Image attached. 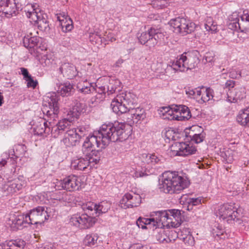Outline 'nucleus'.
Segmentation results:
<instances>
[{
    "label": "nucleus",
    "mask_w": 249,
    "mask_h": 249,
    "mask_svg": "<svg viewBox=\"0 0 249 249\" xmlns=\"http://www.w3.org/2000/svg\"><path fill=\"white\" fill-rule=\"evenodd\" d=\"M80 139L79 136L77 133L76 128L70 129L67 130L64 138L62 140V142L66 146H71L75 145Z\"/></svg>",
    "instance_id": "nucleus-20"
},
{
    "label": "nucleus",
    "mask_w": 249,
    "mask_h": 249,
    "mask_svg": "<svg viewBox=\"0 0 249 249\" xmlns=\"http://www.w3.org/2000/svg\"><path fill=\"white\" fill-rule=\"evenodd\" d=\"M19 182L18 180L8 181L3 185L2 192L5 193L6 195H13L17 193L22 188V185Z\"/></svg>",
    "instance_id": "nucleus-21"
},
{
    "label": "nucleus",
    "mask_w": 249,
    "mask_h": 249,
    "mask_svg": "<svg viewBox=\"0 0 249 249\" xmlns=\"http://www.w3.org/2000/svg\"><path fill=\"white\" fill-rule=\"evenodd\" d=\"M175 109L176 106L172 107L170 110H168V112L163 116V118L169 120H177L178 114L177 110H175Z\"/></svg>",
    "instance_id": "nucleus-37"
},
{
    "label": "nucleus",
    "mask_w": 249,
    "mask_h": 249,
    "mask_svg": "<svg viewBox=\"0 0 249 249\" xmlns=\"http://www.w3.org/2000/svg\"><path fill=\"white\" fill-rule=\"evenodd\" d=\"M164 33L161 29L151 27L146 32H142L138 39L142 44L151 47L159 42L164 41Z\"/></svg>",
    "instance_id": "nucleus-8"
},
{
    "label": "nucleus",
    "mask_w": 249,
    "mask_h": 249,
    "mask_svg": "<svg viewBox=\"0 0 249 249\" xmlns=\"http://www.w3.org/2000/svg\"><path fill=\"white\" fill-rule=\"evenodd\" d=\"M94 87H95V90L94 91H96L97 93V94L95 96L96 99H97L98 98H104L106 90V87L104 86L97 87L95 84H94Z\"/></svg>",
    "instance_id": "nucleus-42"
},
{
    "label": "nucleus",
    "mask_w": 249,
    "mask_h": 249,
    "mask_svg": "<svg viewBox=\"0 0 249 249\" xmlns=\"http://www.w3.org/2000/svg\"><path fill=\"white\" fill-rule=\"evenodd\" d=\"M56 187L60 189V187L68 191H74L78 190L81 186L80 178L75 176H69L62 180L57 182Z\"/></svg>",
    "instance_id": "nucleus-12"
},
{
    "label": "nucleus",
    "mask_w": 249,
    "mask_h": 249,
    "mask_svg": "<svg viewBox=\"0 0 249 249\" xmlns=\"http://www.w3.org/2000/svg\"><path fill=\"white\" fill-rule=\"evenodd\" d=\"M59 72L68 79H72L77 74L75 66L69 62L62 63L58 69Z\"/></svg>",
    "instance_id": "nucleus-19"
},
{
    "label": "nucleus",
    "mask_w": 249,
    "mask_h": 249,
    "mask_svg": "<svg viewBox=\"0 0 249 249\" xmlns=\"http://www.w3.org/2000/svg\"><path fill=\"white\" fill-rule=\"evenodd\" d=\"M50 62H50V59H48L46 56H44L43 57H42V58L41 59V63H42V64H43L44 63V66L49 65Z\"/></svg>",
    "instance_id": "nucleus-60"
},
{
    "label": "nucleus",
    "mask_w": 249,
    "mask_h": 249,
    "mask_svg": "<svg viewBox=\"0 0 249 249\" xmlns=\"http://www.w3.org/2000/svg\"><path fill=\"white\" fill-rule=\"evenodd\" d=\"M20 70L22 74L24 76V77L25 79L28 78L29 76H31L29 74L27 69L24 68H21Z\"/></svg>",
    "instance_id": "nucleus-59"
},
{
    "label": "nucleus",
    "mask_w": 249,
    "mask_h": 249,
    "mask_svg": "<svg viewBox=\"0 0 249 249\" xmlns=\"http://www.w3.org/2000/svg\"><path fill=\"white\" fill-rule=\"evenodd\" d=\"M98 238L96 234H88L85 237L84 243L86 246L91 247L96 243Z\"/></svg>",
    "instance_id": "nucleus-36"
},
{
    "label": "nucleus",
    "mask_w": 249,
    "mask_h": 249,
    "mask_svg": "<svg viewBox=\"0 0 249 249\" xmlns=\"http://www.w3.org/2000/svg\"><path fill=\"white\" fill-rule=\"evenodd\" d=\"M82 208L86 213L73 215L70 221L73 225L81 229H87L94 225L96 216L107 212L109 206L107 202L104 201L98 204L88 202L82 205Z\"/></svg>",
    "instance_id": "nucleus-3"
},
{
    "label": "nucleus",
    "mask_w": 249,
    "mask_h": 249,
    "mask_svg": "<svg viewBox=\"0 0 249 249\" xmlns=\"http://www.w3.org/2000/svg\"><path fill=\"white\" fill-rule=\"evenodd\" d=\"M235 86V81L233 80H228L225 84V88L228 89V91L234 89Z\"/></svg>",
    "instance_id": "nucleus-52"
},
{
    "label": "nucleus",
    "mask_w": 249,
    "mask_h": 249,
    "mask_svg": "<svg viewBox=\"0 0 249 249\" xmlns=\"http://www.w3.org/2000/svg\"><path fill=\"white\" fill-rule=\"evenodd\" d=\"M77 88L81 92L85 94L93 92L95 90L94 83L85 81H81L77 84Z\"/></svg>",
    "instance_id": "nucleus-26"
},
{
    "label": "nucleus",
    "mask_w": 249,
    "mask_h": 249,
    "mask_svg": "<svg viewBox=\"0 0 249 249\" xmlns=\"http://www.w3.org/2000/svg\"><path fill=\"white\" fill-rule=\"evenodd\" d=\"M198 54L197 51L191 53H184L179 56V58H177L176 61L172 62L171 67L176 71L181 72L195 69L200 61L198 57Z\"/></svg>",
    "instance_id": "nucleus-6"
},
{
    "label": "nucleus",
    "mask_w": 249,
    "mask_h": 249,
    "mask_svg": "<svg viewBox=\"0 0 249 249\" xmlns=\"http://www.w3.org/2000/svg\"><path fill=\"white\" fill-rule=\"evenodd\" d=\"M141 197L137 194L132 195L127 193L120 200V205L122 208L127 209L138 206L141 203Z\"/></svg>",
    "instance_id": "nucleus-15"
},
{
    "label": "nucleus",
    "mask_w": 249,
    "mask_h": 249,
    "mask_svg": "<svg viewBox=\"0 0 249 249\" xmlns=\"http://www.w3.org/2000/svg\"><path fill=\"white\" fill-rule=\"evenodd\" d=\"M207 31H211L212 33H215L217 31V24L215 22H213V24L210 26V28L206 29Z\"/></svg>",
    "instance_id": "nucleus-57"
},
{
    "label": "nucleus",
    "mask_w": 249,
    "mask_h": 249,
    "mask_svg": "<svg viewBox=\"0 0 249 249\" xmlns=\"http://www.w3.org/2000/svg\"><path fill=\"white\" fill-rule=\"evenodd\" d=\"M172 107H163L161 108V109L160 110V112H161L162 114L163 115V117L167 114V112H168V110H170Z\"/></svg>",
    "instance_id": "nucleus-62"
},
{
    "label": "nucleus",
    "mask_w": 249,
    "mask_h": 249,
    "mask_svg": "<svg viewBox=\"0 0 249 249\" xmlns=\"http://www.w3.org/2000/svg\"><path fill=\"white\" fill-rule=\"evenodd\" d=\"M194 99H201V97L202 94V91L201 89L196 88L194 89Z\"/></svg>",
    "instance_id": "nucleus-54"
},
{
    "label": "nucleus",
    "mask_w": 249,
    "mask_h": 249,
    "mask_svg": "<svg viewBox=\"0 0 249 249\" xmlns=\"http://www.w3.org/2000/svg\"><path fill=\"white\" fill-rule=\"evenodd\" d=\"M148 175H149V174L147 173H146V172L145 171L144 172L141 171L140 172H137L136 173L135 176L136 177L138 178V177H144L148 176Z\"/></svg>",
    "instance_id": "nucleus-61"
},
{
    "label": "nucleus",
    "mask_w": 249,
    "mask_h": 249,
    "mask_svg": "<svg viewBox=\"0 0 249 249\" xmlns=\"http://www.w3.org/2000/svg\"><path fill=\"white\" fill-rule=\"evenodd\" d=\"M38 28L41 31H48L50 30L49 21L47 19V16L43 14L40 18L36 23Z\"/></svg>",
    "instance_id": "nucleus-33"
},
{
    "label": "nucleus",
    "mask_w": 249,
    "mask_h": 249,
    "mask_svg": "<svg viewBox=\"0 0 249 249\" xmlns=\"http://www.w3.org/2000/svg\"><path fill=\"white\" fill-rule=\"evenodd\" d=\"M235 203H225L219 206L216 212L217 216L220 219L226 220L228 223H232L237 218L238 213Z\"/></svg>",
    "instance_id": "nucleus-11"
},
{
    "label": "nucleus",
    "mask_w": 249,
    "mask_h": 249,
    "mask_svg": "<svg viewBox=\"0 0 249 249\" xmlns=\"http://www.w3.org/2000/svg\"><path fill=\"white\" fill-rule=\"evenodd\" d=\"M169 24L172 31L182 36L191 34L196 28V24L186 18L178 17L171 19Z\"/></svg>",
    "instance_id": "nucleus-9"
},
{
    "label": "nucleus",
    "mask_w": 249,
    "mask_h": 249,
    "mask_svg": "<svg viewBox=\"0 0 249 249\" xmlns=\"http://www.w3.org/2000/svg\"><path fill=\"white\" fill-rule=\"evenodd\" d=\"M215 92L210 88H207L202 92L201 100L203 102L209 101L215 96Z\"/></svg>",
    "instance_id": "nucleus-35"
},
{
    "label": "nucleus",
    "mask_w": 249,
    "mask_h": 249,
    "mask_svg": "<svg viewBox=\"0 0 249 249\" xmlns=\"http://www.w3.org/2000/svg\"><path fill=\"white\" fill-rule=\"evenodd\" d=\"M52 121L51 133L54 137H56L60 133L70 128L71 125V121L69 119H63L59 121L56 124Z\"/></svg>",
    "instance_id": "nucleus-16"
},
{
    "label": "nucleus",
    "mask_w": 249,
    "mask_h": 249,
    "mask_svg": "<svg viewBox=\"0 0 249 249\" xmlns=\"http://www.w3.org/2000/svg\"><path fill=\"white\" fill-rule=\"evenodd\" d=\"M76 130H77V133L78 134L80 139L86 135L88 132L85 127H79L76 128Z\"/></svg>",
    "instance_id": "nucleus-50"
},
{
    "label": "nucleus",
    "mask_w": 249,
    "mask_h": 249,
    "mask_svg": "<svg viewBox=\"0 0 249 249\" xmlns=\"http://www.w3.org/2000/svg\"><path fill=\"white\" fill-rule=\"evenodd\" d=\"M24 223H28V219L25 218V215L19 213L11 215L7 221V224L13 231L19 229Z\"/></svg>",
    "instance_id": "nucleus-17"
},
{
    "label": "nucleus",
    "mask_w": 249,
    "mask_h": 249,
    "mask_svg": "<svg viewBox=\"0 0 249 249\" xmlns=\"http://www.w3.org/2000/svg\"><path fill=\"white\" fill-rule=\"evenodd\" d=\"M237 120L241 125L249 127V106L241 110L237 117Z\"/></svg>",
    "instance_id": "nucleus-24"
},
{
    "label": "nucleus",
    "mask_w": 249,
    "mask_h": 249,
    "mask_svg": "<svg viewBox=\"0 0 249 249\" xmlns=\"http://www.w3.org/2000/svg\"><path fill=\"white\" fill-rule=\"evenodd\" d=\"M25 245V242L21 239L11 240L3 247H0V249H23Z\"/></svg>",
    "instance_id": "nucleus-25"
},
{
    "label": "nucleus",
    "mask_w": 249,
    "mask_h": 249,
    "mask_svg": "<svg viewBox=\"0 0 249 249\" xmlns=\"http://www.w3.org/2000/svg\"><path fill=\"white\" fill-rule=\"evenodd\" d=\"M39 40V38L37 36H30L29 35L24 36L23 39V43L24 46L26 48H33L36 46Z\"/></svg>",
    "instance_id": "nucleus-30"
},
{
    "label": "nucleus",
    "mask_w": 249,
    "mask_h": 249,
    "mask_svg": "<svg viewBox=\"0 0 249 249\" xmlns=\"http://www.w3.org/2000/svg\"><path fill=\"white\" fill-rule=\"evenodd\" d=\"M50 213V208L38 206L31 210L29 213L26 214L25 218L28 219L29 224H42L49 219L51 216Z\"/></svg>",
    "instance_id": "nucleus-10"
},
{
    "label": "nucleus",
    "mask_w": 249,
    "mask_h": 249,
    "mask_svg": "<svg viewBox=\"0 0 249 249\" xmlns=\"http://www.w3.org/2000/svg\"><path fill=\"white\" fill-rule=\"evenodd\" d=\"M124 124H103L99 130L86 138L84 142L82 152L83 157L72 160L71 167L78 170H84L88 166L92 167L100 160L101 151L96 148H104L110 142H123L130 134L124 129Z\"/></svg>",
    "instance_id": "nucleus-1"
},
{
    "label": "nucleus",
    "mask_w": 249,
    "mask_h": 249,
    "mask_svg": "<svg viewBox=\"0 0 249 249\" xmlns=\"http://www.w3.org/2000/svg\"><path fill=\"white\" fill-rule=\"evenodd\" d=\"M133 105L131 94L122 93L112 101L110 106L113 111L118 115L126 113L127 122L131 125L145 117L144 110L140 107L134 108Z\"/></svg>",
    "instance_id": "nucleus-2"
},
{
    "label": "nucleus",
    "mask_w": 249,
    "mask_h": 249,
    "mask_svg": "<svg viewBox=\"0 0 249 249\" xmlns=\"http://www.w3.org/2000/svg\"><path fill=\"white\" fill-rule=\"evenodd\" d=\"M129 249H148L146 247H142L139 245H134Z\"/></svg>",
    "instance_id": "nucleus-64"
},
{
    "label": "nucleus",
    "mask_w": 249,
    "mask_h": 249,
    "mask_svg": "<svg viewBox=\"0 0 249 249\" xmlns=\"http://www.w3.org/2000/svg\"><path fill=\"white\" fill-rule=\"evenodd\" d=\"M191 234V230L187 228H183L178 232V236L181 240H182V237H186Z\"/></svg>",
    "instance_id": "nucleus-44"
},
{
    "label": "nucleus",
    "mask_w": 249,
    "mask_h": 249,
    "mask_svg": "<svg viewBox=\"0 0 249 249\" xmlns=\"http://www.w3.org/2000/svg\"><path fill=\"white\" fill-rule=\"evenodd\" d=\"M58 98L54 93L50 94L45 97L43 99V107L42 111L48 119L46 121L42 119H39L38 121L33 125L35 134L41 135L43 133H51L52 121L57 117L59 113Z\"/></svg>",
    "instance_id": "nucleus-4"
},
{
    "label": "nucleus",
    "mask_w": 249,
    "mask_h": 249,
    "mask_svg": "<svg viewBox=\"0 0 249 249\" xmlns=\"http://www.w3.org/2000/svg\"><path fill=\"white\" fill-rule=\"evenodd\" d=\"M182 240L188 246H192L195 244V239L192 234L189 235L186 237H182Z\"/></svg>",
    "instance_id": "nucleus-45"
},
{
    "label": "nucleus",
    "mask_w": 249,
    "mask_h": 249,
    "mask_svg": "<svg viewBox=\"0 0 249 249\" xmlns=\"http://www.w3.org/2000/svg\"><path fill=\"white\" fill-rule=\"evenodd\" d=\"M105 38L106 41L113 42L115 41L116 39L115 34L110 31L106 32L105 33Z\"/></svg>",
    "instance_id": "nucleus-48"
},
{
    "label": "nucleus",
    "mask_w": 249,
    "mask_h": 249,
    "mask_svg": "<svg viewBox=\"0 0 249 249\" xmlns=\"http://www.w3.org/2000/svg\"><path fill=\"white\" fill-rule=\"evenodd\" d=\"M65 196H66V193L64 192L63 193H61L60 192H58L57 193H53L52 195V198L54 200L62 201V199H66L64 198Z\"/></svg>",
    "instance_id": "nucleus-47"
},
{
    "label": "nucleus",
    "mask_w": 249,
    "mask_h": 249,
    "mask_svg": "<svg viewBox=\"0 0 249 249\" xmlns=\"http://www.w3.org/2000/svg\"><path fill=\"white\" fill-rule=\"evenodd\" d=\"M206 23L205 24V29H206L207 28H210L212 24L213 23V19L211 17H207L205 19Z\"/></svg>",
    "instance_id": "nucleus-56"
},
{
    "label": "nucleus",
    "mask_w": 249,
    "mask_h": 249,
    "mask_svg": "<svg viewBox=\"0 0 249 249\" xmlns=\"http://www.w3.org/2000/svg\"><path fill=\"white\" fill-rule=\"evenodd\" d=\"M59 93L62 96H69L73 92L74 89L73 85L69 82H66L61 84L59 87Z\"/></svg>",
    "instance_id": "nucleus-31"
},
{
    "label": "nucleus",
    "mask_w": 249,
    "mask_h": 249,
    "mask_svg": "<svg viewBox=\"0 0 249 249\" xmlns=\"http://www.w3.org/2000/svg\"><path fill=\"white\" fill-rule=\"evenodd\" d=\"M213 234L214 235L220 237L221 235H223L224 231V230L222 229L221 227H218L216 229L213 230Z\"/></svg>",
    "instance_id": "nucleus-55"
},
{
    "label": "nucleus",
    "mask_w": 249,
    "mask_h": 249,
    "mask_svg": "<svg viewBox=\"0 0 249 249\" xmlns=\"http://www.w3.org/2000/svg\"><path fill=\"white\" fill-rule=\"evenodd\" d=\"M186 93L190 97L194 98V89H189L188 90H186Z\"/></svg>",
    "instance_id": "nucleus-63"
},
{
    "label": "nucleus",
    "mask_w": 249,
    "mask_h": 249,
    "mask_svg": "<svg viewBox=\"0 0 249 249\" xmlns=\"http://www.w3.org/2000/svg\"><path fill=\"white\" fill-rule=\"evenodd\" d=\"M141 161L143 163V165L147 164H155L158 163L160 159L155 154H150L144 153L142 154L141 157Z\"/></svg>",
    "instance_id": "nucleus-28"
},
{
    "label": "nucleus",
    "mask_w": 249,
    "mask_h": 249,
    "mask_svg": "<svg viewBox=\"0 0 249 249\" xmlns=\"http://www.w3.org/2000/svg\"><path fill=\"white\" fill-rule=\"evenodd\" d=\"M246 89L242 86L236 87L234 89L227 91L228 101L230 102H237L245 97Z\"/></svg>",
    "instance_id": "nucleus-18"
},
{
    "label": "nucleus",
    "mask_w": 249,
    "mask_h": 249,
    "mask_svg": "<svg viewBox=\"0 0 249 249\" xmlns=\"http://www.w3.org/2000/svg\"><path fill=\"white\" fill-rule=\"evenodd\" d=\"M171 150L176 153V156H186L194 154L196 149L192 144L185 142H176L171 146Z\"/></svg>",
    "instance_id": "nucleus-13"
},
{
    "label": "nucleus",
    "mask_w": 249,
    "mask_h": 249,
    "mask_svg": "<svg viewBox=\"0 0 249 249\" xmlns=\"http://www.w3.org/2000/svg\"><path fill=\"white\" fill-rule=\"evenodd\" d=\"M60 25L63 32H64L70 31L73 28L72 21L70 18H68V20L61 22Z\"/></svg>",
    "instance_id": "nucleus-41"
},
{
    "label": "nucleus",
    "mask_w": 249,
    "mask_h": 249,
    "mask_svg": "<svg viewBox=\"0 0 249 249\" xmlns=\"http://www.w3.org/2000/svg\"><path fill=\"white\" fill-rule=\"evenodd\" d=\"M25 80L27 81V86L28 87H31L33 89L36 87L37 82L36 80H34L31 76H29L28 78Z\"/></svg>",
    "instance_id": "nucleus-49"
},
{
    "label": "nucleus",
    "mask_w": 249,
    "mask_h": 249,
    "mask_svg": "<svg viewBox=\"0 0 249 249\" xmlns=\"http://www.w3.org/2000/svg\"><path fill=\"white\" fill-rule=\"evenodd\" d=\"M181 199L185 200L186 202L188 204L187 206V210H189V207H193L194 206H196L201 203V199L199 197L197 198H191L188 197L187 195H183L181 196Z\"/></svg>",
    "instance_id": "nucleus-34"
},
{
    "label": "nucleus",
    "mask_w": 249,
    "mask_h": 249,
    "mask_svg": "<svg viewBox=\"0 0 249 249\" xmlns=\"http://www.w3.org/2000/svg\"><path fill=\"white\" fill-rule=\"evenodd\" d=\"M159 211L154 212L151 215L153 217L150 218H146L143 217V220L144 222V225L152 226L153 227H155L156 229L158 228L159 229L160 227V222L158 220V214Z\"/></svg>",
    "instance_id": "nucleus-29"
},
{
    "label": "nucleus",
    "mask_w": 249,
    "mask_h": 249,
    "mask_svg": "<svg viewBox=\"0 0 249 249\" xmlns=\"http://www.w3.org/2000/svg\"><path fill=\"white\" fill-rule=\"evenodd\" d=\"M229 77L232 79H236L241 76V71L238 69H232L229 72Z\"/></svg>",
    "instance_id": "nucleus-43"
},
{
    "label": "nucleus",
    "mask_w": 249,
    "mask_h": 249,
    "mask_svg": "<svg viewBox=\"0 0 249 249\" xmlns=\"http://www.w3.org/2000/svg\"><path fill=\"white\" fill-rule=\"evenodd\" d=\"M156 239L160 243H167L170 239L167 237L164 233V231L162 229H160V231H157V234L156 235Z\"/></svg>",
    "instance_id": "nucleus-40"
},
{
    "label": "nucleus",
    "mask_w": 249,
    "mask_h": 249,
    "mask_svg": "<svg viewBox=\"0 0 249 249\" xmlns=\"http://www.w3.org/2000/svg\"><path fill=\"white\" fill-rule=\"evenodd\" d=\"M162 178L159 188L165 193L178 194L189 185V181L179 176L177 172L166 171L163 173Z\"/></svg>",
    "instance_id": "nucleus-5"
},
{
    "label": "nucleus",
    "mask_w": 249,
    "mask_h": 249,
    "mask_svg": "<svg viewBox=\"0 0 249 249\" xmlns=\"http://www.w3.org/2000/svg\"><path fill=\"white\" fill-rule=\"evenodd\" d=\"M0 12L7 18L16 16L18 10L15 0H0Z\"/></svg>",
    "instance_id": "nucleus-14"
},
{
    "label": "nucleus",
    "mask_w": 249,
    "mask_h": 249,
    "mask_svg": "<svg viewBox=\"0 0 249 249\" xmlns=\"http://www.w3.org/2000/svg\"><path fill=\"white\" fill-rule=\"evenodd\" d=\"M56 15L57 18L60 23L68 20L69 18L68 15L65 13L57 14Z\"/></svg>",
    "instance_id": "nucleus-51"
},
{
    "label": "nucleus",
    "mask_w": 249,
    "mask_h": 249,
    "mask_svg": "<svg viewBox=\"0 0 249 249\" xmlns=\"http://www.w3.org/2000/svg\"><path fill=\"white\" fill-rule=\"evenodd\" d=\"M189 137L191 141L194 142L196 143H199L202 142L205 137V134L202 132L199 134H189Z\"/></svg>",
    "instance_id": "nucleus-39"
},
{
    "label": "nucleus",
    "mask_w": 249,
    "mask_h": 249,
    "mask_svg": "<svg viewBox=\"0 0 249 249\" xmlns=\"http://www.w3.org/2000/svg\"><path fill=\"white\" fill-rule=\"evenodd\" d=\"M240 16L237 12H233L229 17L228 27L232 30H238L240 27Z\"/></svg>",
    "instance_id": "nucleus-27"
},
{
    "label": "nucleus",
    "mask_w": 249,
    "mask_h": 249,
    "mask_svg": "<svg viewBox=\"0 0 249 249\" xmlns=\"http://www.w3.org/2000/svg\"><path fill=\"white\" fill-rule=\"evenodd\" d=\"M215 54L213 52H209L206 53L202 61L205 60V63L206 62H212L213 61Z\"/></svg>",
    "instance_id": "nucleus-46"
},
{
    "label": "nucleus",
    "mask_w": 249,
    "mask_h": 249,
    "mask_svg": "<svg viewBox=\"0 0 249 249\" xmlns=\"http://www.w3.org/2000/svg\"><path fill=\"white\" fill-rule=\"evenodd\" d=\"M120 84V82L118 80H112L109 84V85L107 86V90L108 94H111L115 92V91L118 89V90H120V88L118 89V86Z\"/></svg>",
    "instance_id": "nucleus-38"
},
{
    "label": "nucleus",
    "mask_w": 249,
    "mask_h": 249,
    "mask_svg": "<svg viewBox=\"0 0 249 249\" xmlns=\"http://www.w3.org/2000/svg\"><path fill=\"white\" fill-rule=\"evenodd\" d=\"M238 30L242 32H249V14L248 13H245L243 16L241 17L240 27Z\"/></svg>",
    "instance_id": "nucleus-32"
},
{
    "label": "nucleus",
    "mask_w": 249,
    "mask_h": 249,
    "mask_svg": "<svg viewBox=\"0 0 249 249\" xmlns=\"http://www.w3.org/2000/svg\"><path fill=\"white\" fill-rule=\"evenodd\" d=\"M175 110H177L178 117V121L188 120L191 117V113L188 107L185 105L176 106Z\"/></svg>",
    "instance_id": "nucleus-22"
},
{
    "label": "nucleus",
    "mask_w": 249,
    "mask_h": 249,
    "mask_svg": "<svg viewBox=\"0 0 249 249\" xmlns=\"http://www.w3.org/2000/svg\"><path fill=\"white\" fill-rule=\"evenodd\" d=\"M36 249H53L50 244H45L37 247Z\"/></svg>",
    "instance_id": "nucleus-58"
},
{
    "label": "nucleus",
    "mask_w": 249,
    "mask_h": 249,
    "mask_svg": "<svg viewBox=\"0 0 249 249\" xmlns=\"http://www.w3.org/2000/svg\"><path fill=\"white\" fill-rule=\"evenodd\" d=\"M157 214L158 220L160 222V228L162 227L177 228L181 224V213L178 210L159 211Z\"/></svg>",
    "instance_id": "nucleus-7"
},
{
    "label": "nucleus",
    "mask_w": 249,
    "mask_h": 249,
    "mask_svg": "<svg viewBox=\"0 0 249 249\" xmlns=\"http://www.w3.org/2000/svg\"><path fill=\"white\" fill-rule=\"evenodd\" d=\"M32 11L29 10L27 11L26 16L35 22L36 23L40 18V17L44 14L39 9L37 8L38 5L36 4L34 5H29Z\"/></svg>",
    "instance_id": "nucleus-23"
},
{
    "label": "nucleus",
    "mask_w": 249,
    "mask_h": 249,
    "mask_svg": "<svg viewBox=\"0 0 249 249\" xmlns=\"http://www.w3.org/2000/svg\"><path fill=\"white\" fill-rule=\"evenodd\" d=\"M137 226L139 228H142V229H146V226L144 225V222L143 220V217H140L136 222Z\"/></svg>",
    "instance_id": "nucleus-53"
}]
</instances>
